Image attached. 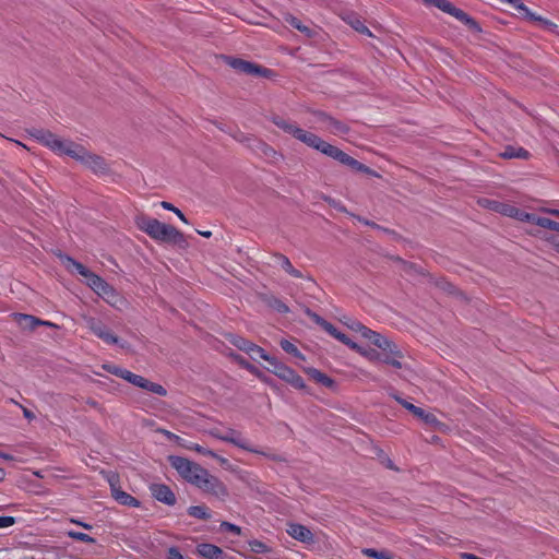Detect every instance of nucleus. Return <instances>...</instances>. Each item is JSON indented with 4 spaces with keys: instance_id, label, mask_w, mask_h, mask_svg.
I'll return each instance as SVG.
<instances>
[{
    "instance_id": "nucleus-55",
    "label": "nucleus",
    "mask_w": 559,
    "mask_h": 559,
    "mask_svg": "<svg viewBox=\"0 0 559 559\" xmlns=\"http://www.w3.org/2000/svg\"><path fill=\"white\" fill-rule=\"evenodd\" d=\"M211 457H213V459L217 460V462H218L222 466H224V467H226V468H229V467H230L229 461H228L226 457H223V456L218 455L217 453H215V455H212Z\"/></svg>"
},
{
    "instance_id": "nucleus-30",
    "label": "nucleus",
    "mask_w": 559,
    "mask_h": 559,
    "mask_svg": "<svg viewBox=\"0 0 559 559\" xmlns=\"http://www.w3.org/2000/svg\"><path fill=\"white\" fill-rule=\"evenodd\" d=\"M355 352L359 353L361 356L366 357L368 360L372 362H380L381 360V354L372 348H365L359 345V349H354Z\"/></svg>"
},
{
    "instance_id": "nucleus-58",
    "label": "nucleus",
    "mask_w": 559,
    "mask_h": 559,
    "mask_svg": "<svg viewBox=\"0 0 559 559\" xmlns=\"http://www.w3.org/2000/svg\"><path fill=\"white\" fill-rule=\"evenodd\" d=\"M23 415L25 418H27L29 420L35 418L34 414L27 408H23Z\"/></svg>"
},
{
    "instance_id": "nucleus-21",
    "label": "nucleus",
    "mask_w": 559,
    "mask_h": 559,
    "mask_svg": "<svg viewBox=\"0 0 559 559\" xmlns=\"http://www.w3.org/2000/svg\"><path fill=\"white\" fill-rule=\"evenodd\" d=\"M284 20L286 23H288L290 26L305 34L307 37H311L314 35V31L310 26L302 24V22L296 16L292 14H286Z\"/></svg>"
},
{
    "instance_id": "nucleus-41",
    "label": "nucleus",
    "mask_w": 559,
    "mask_h": 559,
    "mask_svg": "<svg viewBox=\"0 0 559 559\" xmlns=\"http://www.w3.org/2000/svg\"><path fill=\"white\" fill-rule=\"evenodd\" d=\"M281 347H282L283 350H285L288 354H292V355H295V356H299L300 355V352L298 350V348L293 343H290L287 340H282L281 341Z\"/></svg>"
},
{
    "instance_id": "nucleus-10",
    "label": "nucleus",
    "mask_w": 559,
    "mask_h": 559,
    "mask_svg": "<svg viewBox=\"0 0 559 559\" xmlns=\"http://www.w3.org/2000/svg\"><path fill=\"white\" fill-rule=\"evenodd\" d=\"M78 160L96 174H102L107 170V165L104 158L88 153L84 147H82Z\"/></svg>"
},
{
    "instance_id": "nucleus-13",
    "label": "nucleus",
    "mask_w": 559,
    "mask_h": 559,
    "mask_svg": "<svg viewBox=\"0 0 559 559\" xmlns=\"http://www.w3.org/2000/svg\"><path fill=\"white\" fill-rule=\"evenodd\" d=\"M224 438H228L227 440H224V442L231 443L242 450L252 452V453H260L259 450L253 448L250 442L241 436V433L235 429L228 428L224 432Z\"/></svg>"
},
{
    "instance_id": "nucleus-46",
    "label": "nucleus",
    "mask_w": 559,
    "mask_h": 559,
    "mask_svg": "<svg viewBox=\"0 0 559 559\" xmlns=\"http://www.w3.org/2000/svg\"><path fill=\"white\" fill-rule=\"evenodd\" d=\"M287 382H289L293 386H295L297 389H304L305 388L304 379L298 373H296V372L293 374L292 378H289V380Z\"/></svg>"
},
{
    "instance_id": "nucleus-28",
    "label": "nucleus",
    "mask_w": 559,
    "mask_h": 559,
    "mask_svg": "<svg viewBox=\"0 0 559 559\" xmlns=\"http://www.w3.org/2000/svg\"><path fill=\"white\" fill-rule=\"evenodd\" d=\"M188 514L190 516L200 519V520H209L211 518V513L209 509L204 506H191L188 508Z\"/></svg>"
},
{
    "instance_id": "nucleus-3",
    "label": "nucleus",
    "mask_w": 559,
    "mask_h": 559,
    "mask_svg": "<svg viewBox=\"0 0 559 559\" xmlns=\"http://www.w3.org/2000/svg\"><path fill=\"white\" fill-rule=\"evenodd\" d=\"M31 135L43 145L50 148L53 153L60 156L67 155L76 160L83 147L72 141L63 140L56 134L43 129H34L31 131Z\"/></svg>"
},
{
    "instance_id": "nucleus-36",
    "label": "nucleus",
    "mask_w": 559,
    "mask_h": 559,
    "mask_svg": "<svg viewBox=\"0 0 559 559\" xmlns=\"http://www.w3.org/2000/svg\"><path fill=\"white\" fill-rule=\"evenodd\" d=\"M536 225L559 233V223L551 221L550 218L539 216V218L536 219Z\"/></svg>"
},
{
    "instance_id": "nucleus-19",
    "label": "nucleus",
    "mask_w": 559,
    "mask_h": 559,
    "mask_svg": "<svg viewBox=\"0 0 559 559\" xmlns=\"http://www.w3.org/2000/svg\"><path fill=\"white\" fill-rule=\"evenodd\" d=\"M501 3H508L513 9L519 11L524 19L534 22L535 20H538L537 14L532 12L523 2L522 0H499Z\"/></svg>"
},
{
    "instance_id": "nucleus-32",
    "label": "nucleus",
    "mask_w": 559,
    "mask_h": 559,
    "mask_svg": "<svg viewBox=\"0 0 559 559\" xmlns=\"http://www.w3.org/2000/svg\"><path fill=\"white\" fill-rule=\"evenodd\" d=\"M325 119L328 121V130L333 134H342L347 131V127L342 122L330 117H325Z\"/></svg>"
},
{
    "instance_id": "nucleus-23",
    "label": "nucleus",
    "mask_w": 559,
    "mask_h": 559,
    "mask_svg": "<svg viewBox=\"0 0 559 559\" xmlns=\"http://www.w3.org/2000/svg\"><path fill=\"white\" fill-rule=\"evenodd\" d=\"M391 344L395 347V353L392 354L390 353L389 350H382L383 352V355L381 356V362H384V364H388L394 368H401L402 367V364L401 361L397 359L401 357V353L400 350L397 349L396 345L394 343L391 342Z\"/></svg>"
},
{
    "instance_id": "nucleus-57",
    "label": "nucleus",
    "mask_w": 559,
    "mask_h": 559,
    "mask_svg": "<svg viewBox=\"0 0 559 559\" xmlns=\"http://www.w3.org/2000/svg\"><path fill=\"white\" fill-rule=\"evenodd\" d=\"M177 444L186 450H192L194 442L181 438Z\"/></svg>"
},
{
    "instance_id": "nucleus-51",
    "label": "nucleus",
    "mask_w": 559,
    "mask_h": 559,
    "mask_svg": "<svg viewBox=\"0 0 559 559\" xmlns=\"http://www.w3.org/2000/svg\"><path fill=\"white\" fill-rule=\"evenodd\" d=\"M69 522L72 523V524H75V525H79V526H82L83 528L85 530H88L91 531L93 528V525L90 524V523H86V522H83L81 521L80 519L78 518H70L69 519Z\"/></svg>"
},
{
    "instance_id": "nucleus-45",
    "label": "nucleus",
    "mask_w": 559,
    "mask_h": 559,
    "mask_svg": "<svg viewBox=\"0 0 559 559\" xmlns=\"http://www.w3.org/2000/svg\"><path fill=\"white\" fill-rule=\"evenodd\" d=\"M221 528L223 531H228L235 535H240L241 534V527L236 525V524H233V523H229V522H226V521H223L221 523Z\"/></svg>"
},
{
    "instance_id": "nucleus-49",
    "label": "nucleus",
    "mask_w": 559,
    "mask_h": 559,
    "mask_svg": "<svg viewBox=\"0 0 559 559\" xmlns=\"http://www.w3.org/2000/svg\"><path fill=\"white\" fill-rule=\"evenodd\" d=\"M167 559H185L177 547H170L167 551Z\"/></svg>"
},
{
    "instance_id": "nucleus-38",
    "label": "nucleus",
    "mask_w": 559,
    "mask_h": 559,
    "mask_svg": "<svg viewBox=\"0 0 559 559\" xmlns=\"http://www.w3.org/2000/svg\"><path fill=\"white\" fill-rule=\"evenodd\" d=\"M334 338H336L341 343L347 345L352 349H359V345L357 343L353 342L346 334H344L340 331H337Z\"/></svg>"
},
{
    "instance_id": "nucleus-39",
    "label": "nucleus",
    "mask_w": 559,
    "mask_h": 559,
    "mask_svg": "<svg viewBox=\"0 0 559 559\" xmlns=\"http://www.w3.org/2000/svg\"><path fill=\"white\" fill-rule=\"evenodd\" d=\"M142 376H139V374H135L129 370L126 369V372L122 377L123 380L128 381L129 383L135 385V386H139V384H141L142 382Z\"/></svg>"
},
{
    "instance_id": "nucleus-40",
    "label": "nucleus",
    "mask_w": 559,
    "mask_h": 559,
    "mask_svg": "<svg viewBox=\"0 0 559 559\" xmlns=\"http://www.w3.org/2000/svg\"><path fill=\"white\" fill-rule=\"evenodd\" d=\"M162 207L165 209V210H168V211H171L173 213H175L183 223L188 224V221L185 216V214L179 210L177 209L176 206H174L171 203L169 202H166V201H163L162 203Z\"/></svg>"
},
{
    "instance_id": "nucleus-44",
    "label": "nucleus",
    "mask_w": 559,
    "mask_h": 559,
    "mask_svg": "<svg viewBox=\"0 0 559 559\" xmlns=\"http://www.w3.org/2000/svg\"><path fill=\"white\" fill-rule=\"evenodd\" d=\"M103 368L107 370L109 373L115 374L121 379L126 372V369L111 364L104 365Z\"/></svg>"
},
{
    "instance_id": "nucleus-42",
    "label": "nucleus",
    "mask_w": 559,
    "mask_h": 559,
    "mask_svg": "<svg viewBox=\"0 0 559 559\" xmlns=\"http://www.w3.org/2000/svg\"><path fill=\"white\" fill-rule=\"evenodd\" d=\"M233 344L235 346H237L239 349L248 353L249 346L251 347L253 343H251V342H249V341H247V340H245V338H242L240 336H236L233 340Z\"/></svg>"
},
{
    "instance_id": "nucleus-63",
    "label": "nucleus",
    "mask_w": 559,
    "mask_h": 559,
    "mask_svg": "<svg viewBox=\"0 0 559 559\" xmlns=\"http://www.w3.org/2000/svg\"><path fill=\"white\" fill-rule=\"evenodd\" d=\"M22 559H35L34 557H24Z\"/></svg>"
},
{
    "instance_id": "nucleus-14",
    "label": "nucleus",
    "mask_w": 559,
    "mask_h": 559,
    "mask_svg": "<svg viewBox=\"0 0 559 559\" xmlns=\"http://www.w3.org/2000/svg\"><path fill=\"white\" fill-rule=\"evenodd\" d=\"M396 401L401 405H403L406 409L412 412L415 416L420 418L424 423L431 425L433 427H437L440 425L439 420L437 419V417L433 414L427 413L423 408L415 406L414 404L408 403L407 401L402 400L400 397H396Z\"/></svg>"
},
{
    "instance_id": "nucleus-48",
    "label": "nucleus",
    "mask_w": 559,
    "mask_h": 559,
    "mask_svg": "<svg viewBox=\"0 0 559 559\" xmlns=\"http://www.w3.org/2000/svg\"><path fill=\"white\" fill-rule=\"evenodd\" d=\"M191 451H195L202 455H206V456H212V455H215V452L210 450V449H206L198 443H194L193 447H192V450Z\"/></svg>"
},
{
    "instance_id": "nucleus-26",
    "label": "nucleus",
    "mask_w": 559,
    "mask_h": 559,
    "mask_svg": "<svg viewBox=\"0 0 559 559\" xmlns=\"http://www.w3.org/2000/svg\"><path fill=\"white\" fill-rule=\"evenodd\" d=\"M361 552L362 555L374 559H394V555L386 549L377 550L373 548H364Z\"/></svg>"
},
{
    "instance_id": "nucleus-34",
    "label": "nucleus",
    "mask_w": 559,
    "mask_h": 559,
    "mask_svg": "<svg viewBox=\"0 0 559 559\" xmlns=\"http://www.w3.org/2000/svg\"><path fill=\"white\" fill-rule=\"evenodd\" d=\"M508 215L510 216H518L519 219L523 221V222H528V223H532V224H535L536 225V219L539 218V216H537L536 214H533V213H525V212H519L514 209H511L509 212H508Z\"/></svg>"
},
{
    "instance_id": "nucleus-56",
    "label": "nucleus",
    "mask_w": 559,
    "mask_h": 559,
    "mask_svg": "<svg viewBox=\"0 0 559 559\" xmlns=\"http://www.w3.org/2000/svg\"><path fill=\"white\" fill-rule=\"evenodd\" d=\"M162 432L164 433V436L168 439V440H171V441H175L176 443L179 442V440L181 439L179 436L168 431V430H162Z\"/></svg>"
},
{
    "instance_id": "nucleus-9",
    "label": "nucleus",
    "mask_w": 559,
    "mask_h": 559,
    "mask_svg": "<svg viewBox=\"0 0 559 559\" xmlns=\"http://www.w3.org/2000/svg\"><path fill=\"white\" fill-rule=\"evenodd\" d=\"M424 3L428 7L437 8L467 25L476 24L475 21L468 14H466L463 10L455 8L448 0H424Z\"/></svg>"
},
{
    "instance_id": "nucleus-4",
    "label": "nucleus",
    "mask_w": 559,
    "mask_h": 559,
    "mask_svg": "<svg viewBox=\"0 0 559 559\" xmlns=\"http://www.w3.org/2000/svg\"><path fill=\"white\" fill-rule=\"evenodd\" d=\"M139 226L157 241L178 243L182 240V235L174 226L162 223L156 218L143 217L140 219Z\"/></svg>"
},
{
    "instance_id": "nucleus-35",
    "label": "nucleus",
    "mask_w": 559,
    "mask_h": 559,
    "mask_svg": "<svg viewBox=\"0 0 559 559\" xmlns=\"http://www.w3.org/2000/svg\"><path fill=\"white\" fill-rule=\"evenodd\" d=\"M67 535H68V537L72 538L74 540H79V542H83V543H88V544H95L96 543L95 538H93L92 536H90V535H87L85 533H82V532L68 531Z\"/></svg>"
},
{
    "instance_id": "nucleus-37",
    "label": "nucleus",
    "mask_w": 559,
    "mask_h": 559,
    "mask_svg": "<svg viewBox=\"0 0 559 559\" xmlns=\"http://www.w3.org/2000/svg\"><path fill=\"white\" fill-rule=\"evenodd\" d=\"M538 20H535L534 22L538 23L544 29L550 32V33H557L558 25L540 15H537Z\"/></svg>"
},
{
    "instance_id": "nucleus-12",
    "label": "nucleus",
    "mask_w": 559,
    "mask_h": 559,
    "mask_svg": "<svg viewBox=\"0 0 559 559\" xmlns=\"http://www.w3.org/2000/svg\"><path fill=\"white\" fill-rule=\"evenodd\" d=\"M152 496L159 502L167 506H174L176 503L175 493L171 489L164 484H153L150 486Z\"/></svg>"
},
{
    "instance_id": "nucleus-18",
    "label": "nucleus",
    "mask_w": 559,
    "mask_h": 559,
    "mask_svg": "<svg viewBox=\"0 0 559 559\" xmlns=\"http://www.w3.org/2000/svg\"><path fill=\"white\" fill-rule=\"evenodd\" d=\"M111 495L114 499L121 506L131 508H139L141 506V502L136 498L119 488L111 487Z\"/></svg>"
},
{
    "instance_id": "nucleus-16",
    "label": "nucleus",
    "mask_w": 559,
    "mask_h": 559,
    "mask_svg": "<svg viewBox=\"0 0 559 559\" xmlns=\"http://www.w3.org/2000/svg\"><path fill=\"white\" fill-rule=\"evenodd\" d=\"M197 554L204 559H223L225 554L216 545L202 543L197 546Z\"/></svg>"
},
{
    "instance_id": "nucleus-1",
    "label": "nucleus",
    "mask_w": 559,
    "mask_h": 559,
    "mask_svg": "<svg viewBox=\"0 0 559 559\" xmlns=\"http://www.w3.org/2000/svg\"><path fill=\"white\" fill-rule=\"evenodd\" d=\"M66 261L68 263V266L74 267V270L80 275L85 277L88 287H91L107 304H109L112 307H118V305L121 304L120 295L105 280H103L100 276L85 267L82 263L75 261L70 257H67Z\"/></svg>"
},
{
    "instance_id": "nucleus-15",
    "label": "nucleus",
    "mask_w": 559,
    "mask_h": 559,
    "mask_svg": "<svg viewBox=\"0 0 559 559\" xmlns=\"http://www.w3.org/2000/svg\"><path fill=\"white\" fill-rule=\"evenodd\" d=\"M330 157L340 162L343 165L349 166L350 168H353L357 171H361V173L368 171V168L364 164H361L358 160H356L355 158L350 157L349 155H347L346 153H344L336 146Z\"/></svg>"
},
{
    "instance_id": "nucleus-33",
    "label": "nucleus",
    "mask_w": 559,
    "mask_h": 559,
    "mask_svg": "<svg viewBox=\"0 0 559 559\" xmlns=\"http://www.w3.org/2000/svg\"><path fill=\"white\" fill-rule=\"evenodd\" d=\"M248 545L250 547V550L255 554H266L272 550L269 545L259 539L249 540Z\"/></svg>"
},
{
    "instance_id": "nucleus-25",
    "label": "nucleus",
    "mask_w": 559,
    "mask_h": 559,
    "mask_svg": "<svg viewBox=\"0 0 559 559\" xmlns=\"http://www.w3.org/2000/svg\"><path fill=\"white\" fill-rule=\"evenodd\" d=\"M141 382L142 383L139 384L138 388H141L143 390H146L148 392L155 393V394L160 395V396H165L167 394L166 389L164 386H162L160 384L151 382V381H148L145 378H142Z\"/></svg>"
},
{
    "instance_id": "nucleus-53",
    "label": "nucleus",
    "mask_w": 559,
    "mask_h": 559,
    "mask_svg": "<svg viewBox=\"0 0 559 559\" xmlns=\"http://www.w3.org/2000/svg\"><path fill=\"white\" fill-rule=\"evenodd\" d=\"M307 313L321 328L323 326L324 322H326V320H324L323 318H321L319 314H317L314 312L308 311Z\"/></svg>"
},
{
    "instance_id": "nucleus-7",
    "label": "nucleus",
    "mask_w": 559,
    "mask_h": 559,
    "mask_svg": "<svg viewBox=\"0 0 559 559\" xmlns=\"http://www.w3.org/2000/svg\"><path fill=\"white\" fill-rule=\"evenodd\" d=\"M197 488L205 493L214 496L221 501L226 500L229 495L226 485L218 477L210 474L209 471L207 475L202 478Z\"/></svg>"
},
{
    "instance_id": "nucleus-5",
    "label": "nucleus",
    "mask_w": 559,
    "mask_h": 559,
    "mask_svg": "<svg viewBox=\"0 0 559 559\" xmlns=\"http://www.w3.org/2000/svg\"><path fill=\"white\" fill-rule=\"evenodd\" d=\"M168 460L178 474L195 487H198L202 478L207 475V469L186 457L170 455Z\"/></svg>"
},
{
    "instance_id": "nucleus-50",
    "label": "nucleus",
    "mask_w": 559,
    "mask_h": 559,
    "mask_svg": "<svg viewBox=\"0 0 559 559\" xmlns=\"http://www.w3.org/2000/svg\"><path fill=\"white\" fill-rule=\"evenodd\" d=\"M209 435L212 436L213 438L217 439V440H221V441H224V440H227L228 438H224V431H222L219 428H212L209 430Z\"/></svg>"
},
{
    "instance_id": "nucleus-17",
    "label": "nucleus",
    "mask_w": 559,
    "mask_h": 559,
    "mask_svg": "<svg viewBox=\"0 0 559 559\" xmlns=\"http://www.w3.org/2000/svg\"><path fill=\"white\" fill-rule=\"evenodd\" d=\"M14 317L19 326L23 330H34L37 325H52L48 321L39 320L29 314L16 313Z\"/></svg>"
},
{
    "instance_id": "nucleus-60",
    "label": "nucleus",
    "mask_w": 559,
    "mask_h": 559,
    "mask_svg": "<svg viewBox=\"0 0 559 559\" xmlns=\"http://www.w3.org/2000/svg\"><path fill=\"white\" fill-rule=\"evenodd\" d=\"M0 459H3V460H12V456L10 454H7V453H2L0 452Z\"/></svg>"
},
{
    "instance_id": "nucleus-47",
    "label": "nucleus",
    "mask_w": 559,
    "mask_h": 559,
    "mask_svg": "<svg viewBox=\"0 0 559 559\" xmlns=\"http://www.w3.org/2000/svg\"><path fill=\"white\" fill-rule=\"evenodd\" d=\"M15 523H16V520L13 516H10V515L0 516V528L10 527V526L14 525Z\"/></svg>"
},
{
    "instance_id": "nucleus-43",
    "label": "nucleus",
    "mask_w": 559,
    "mask_h": 559,
    "mask_svg": "<svg viewBox=\"0 0 559 559\" xmlns=\"http://www.w3.org/2000/svg\"><path fill=\"white\" fill-rule=\"evenodd\" d=\"M350 25L353 26V28L355 31H357L358 33H361V34H366L368 36H371V33L370 31L368 29V27L361 22L359 21L358 19H355L354 21L350 22Z\"/></svg>"
},
{
    "instance_id": "nucleus-20",
    "label": "nucleus",
    "mask_w": 559,
    "mask_h": 559,
    "mask_svg": "<svg viewBox=\"0 0 559 559\" xmlns=\"http://www.w3.org/2000/svg\"><path fill=\"white\" fill-rule=\"evenodd\" d=\"M270 365L273 367V372L285 381H288L295 373V370L280 362L276 358H273Z\"/></svg>"
},
{
    "instance_id": "nucleus-52",
    "label": "nucleus",
    "mask_w": 559,
    "mask_h": 559,
    "mask_svg": "<svg viewBox=\"0 0 559 559\" xmlns=\"http://www.w3.org/2000/svg\"><path fill=\"white\" fill-rule=\"evenodd\" d=\"M322 329L328 332L331 336L335 337L336 333H337V329L330 322H324Z\"/></svg>"
},
{
    "instance_id": "nucleus-27",
    "label": "nucleus",
    "mask_w": 559,
    "mask_h": 559,
    "mask_svg": "<svg viewBox=\"0 0 559 559\" xmlns=\"http://www.w3.org/2000/svg\"><path fill=\"white\" fill-rule=\"evenodd\" d=\"M501 156L504 158H527L528 152L522 147L507 146Z\"/></svg>"
},
{
    "instance_id": "nucleus-59",
    "label": "nucleus",
    "mask_w": 559,
    "mask_h": 559,
    "mask_svg": "<svg viewBox=\"0 0 559 559\" xmlns=\"http://www.w3.org/2000/svg\"><path fill=\"white\" fill-rule=\"evenodd\" d=\"M546 213H549L551 215H555L557 217H559V210H556V209H546L544 210Z\"/></svg>"
},
{
    "instance_id": "nucleus-11",
    "label": "nucleus",
    "mask_w": 559,
    "mask_h": 559,
    "mask_svg": "<svg viewBox=\"0 0 559 559\" xmlns=\"http://www.w3.org/2000/svg\"><path fill=\"white\" fill-rule=\"evenodd\" d=\"M286 533L294 539L304 543V544H312L314 543V536L312 532L305 525L299 523H288Z\"/></svg>"
},
{
    "instance_id": "nucleus-62",
    "label": "nucleus",
    "mask_w": 559,
    "mask_h": 559,
    "mask_svg": "<svg viewBox=\"0 0 559 559\" xmlns=\"http://www.w3.org/2000/svg\"><path fill=\"white\" fill-rule=\"evenodd\" d=\"M5 477V472L3 468L0 467V481H2Z\"/></svg>"
},
{
    "instance_id": "nucleus-22",
    "label": "nucleus",
    "mask_w": 559,
    "mask_h": 559,
    "mask_svg": "<svg viewBox=\"0 0 559 559\" xmlns=\"http://www.w3.org/2000/svg\"><path fill=\"white\" fill-rule=\"evenodd\" d=\"M230 64L235 69H238L239 71L248 74H262L265 72V70L262 71L258 66L239 59L234 60Z\"/></svg>"
},
{
    "instance_id": "nucleus-31",
    "label": "nucleus",
    "mask_w": 559,
    "mask_h": 559,
    "mask_svg": "<svg viewBox=\"0 0 559 559\" xmlns=\"http://www.w3.org/2000/svg\"><path fill=\"white\" fill-rule=\"evenodd\" d=\"M310 376L319 383L323 384L326 388H331L334 384V381L328 377L325 373L321 372L318 369H311Z\"/></svg>"
},
{
    "instance_id": "nucleus-2",
    "label": "nucleus",
    "mask_w": 559,
    "mask_h": 559,
    "mask_svg": "<svg viewBox=\"0 0 559 559\" xmlns=\"http://www.w3.org/2000/svg\"><path fill=\"white\" fill-rule=\"evenodd\" d=\"M273 122L286 133L292 134L294 138L305 143L309 147L314 148L329 157L335 148L334 145L325 142L317 134L306 131L283 118L276 117L273 119Z\"/></svg>"
},
{
    "instance_id": "nucleus-24",
    "label": "nucleus",
    "mask_w": 559,
    "mask_h": 559,
    "mask_svg": "<svg viewBox=\"0 0 559 559\" xmlns=\"http://www.w3.org/2000/svg\"><path fill=\"white\" fill-rule=\"evenodd\" d=\"M276 262L278 265H281L282 269H284L289 275L300 278L302 277V274L300 271L295 269L293 264L290 263L289 259L283 254H277L275 257Z\"/></svg>"
},
{
    "instance_id": "nucleus-61",
    "label": "nucleus",
    "mask_w": 559,
    "mask_h": 559,
    "mask_svg": "<svg viewBox=\"0 0 559 559\" xmlns=\"http://www.w3.org/2000/svg\"><path fill=\"white\" fill-rule=\"evenodd\" d=\"M199 234L205 238H210L212 236V233L211 231H199Z\"/></svg>"
},
{
    "instance_id": "nucleus-8",
    "label": "nucleus",
    "mask_w": 559,
    "mask_h": 559,
    "mask_svg": "<svg viewBox=\"0 0 559 559\" xmlns=\"http://www.w3.org/2000/svg\"><path fill=\"white\" fill-rule=\"evenodd\" d=\"M86 328L109 345L120 344L119 338L98 319L94 317H84Z\"/></svg>"
},
{
    "instance_id": "nucleus-29",
    "label": "nucleus",
    "mask_w": 559,
    "mask_h": 559,
    "mask_svg": "<svg viewBox=\"0 0 559 559\" xmlns=\"http://www.w3.org/2000/svg\"><path fill=\"white\" fill-rule=\"evenodd\" d=\"M247 354H249L250 357L253 359L261 358V359L267 361L269 364L274 358V357L269 356L262 347H260L255 344H252L251 347L249 346V350Z\"/></svg>"
},
{
    "instance_id": "nucleus-54",
    "label": "nucleus",
    "mask_w": 559,
    "mask_h": 559,
    "mask_svg": "<svg viewBox=\"0 0 559 559\" xmlns=\"http://www.w3.org/2000/svg\"><path fill=\"white\" fill-rule=\"evenodd\" d=\"M273 307H274L278 312H282V313H286V312H288V310H289V309H288V307H287L284 302H282V301H280V300H276V301L274 302Z\"/></svg>"
},
{
    "instance_id": "nucleus-6",
    "label": "nucleus",
    "mask_w": 559,
    "mask_h": 559,
    "mask_svg": "<svg viewBox=\"0 0 559 559\" xmlns=\"http://www.w3.org/2000/svg\"><path fill=\"white\" fill-rule=\"evenodd\" d=\"M344 324L352 331L359 333L364 338L368 340L381 350H389L392 354L395 353V347L391 344V341L388 337L370 330L359 321L354 319H346Z\"/></svg>"
}]
</instances>
